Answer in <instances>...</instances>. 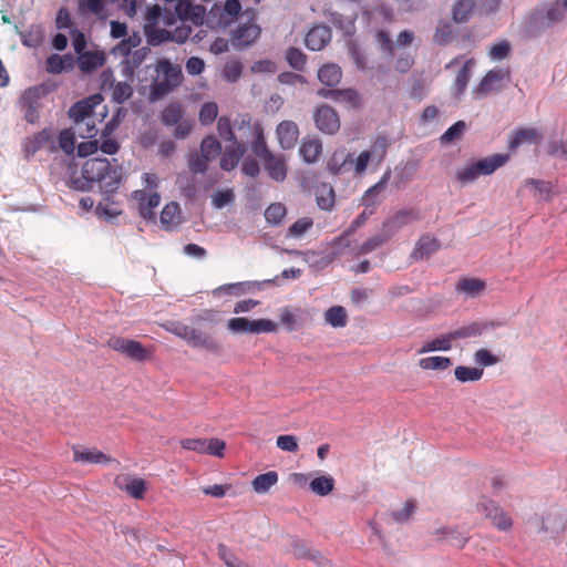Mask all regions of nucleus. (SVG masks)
I'll use <instances>...</instances> for the list:
<instances>
[{"instance_id": "nucleus-22", "label": "nucleus", "mask_w": 567, "mask_h": 567, "mask_svg": "<svg viewBox=\"0 0 567 567\" xmlns=\"http://www.w3.org/2000/svg\"><path fill=\"white\" fill-rule=\"evenodd\" d=\"M542 134L533 127H520L511 134L508 148L515 150L524 143H538Z\"/></svg>"}, {"instance_id": "nucleus-3", "label": "nucleus", "mask_w": 567, "mask_h": 567, "mask_svg": "<svg viewBox=\"0 0 567 567\" xmlns=\"http://www.w3.org/2000/svg\"><path fill=\"white\" fill-rule=\"evenodd\" d=\"M509 156L507 154H493L491 156L466 163L455 173L457 181L464 185L475 182L480 176L491 175L505 165Z\"/></svg>"}, {"instance_id": "nucleus-39", "label": "nucleus", "mask_w": 567, "mask_h": 567, "mask_svg": "<svg viewBox=\"0 0 567 567\" xmlns=\"http://www.w3.org/2000/svg\"><path fill=\"white\" fill-rule=\"evenodd\" d=\"M183 107L179 103H169L161 114V121L166 126H173L183 120Z\"/></svg>"}, {"instance_id": "nucleus-28", "label": "nucleus", "mask_w": 567, "mask_h": 567, "mask_svg": "<svg viewBox=\"0 0 567 567\" xmlns=\"http://www.w3.org/2000/svg\"><path fill=\"white\" fill-rule=\"evenodd\" d=\"M74 66V59L71 54H52L47 59V71L52 74H59L63 71H70Z\"/></svg>"}, {"instance_id": "nucleus-24", "label": "nucleus", "mask_w": 567, "mask_h": 567, "mask_svg": "<svg viewBox=\"0 0 567 567\" xmlns=\"http://www.w3.org/2000/svg\"><path fill=\"white\" fill-rule=\"evenodd\" d=\"M105 61L103 52L99 51H84L79 54L78 65L84 73L92 72L102 66Z\"/></svg>"}, {"instance_id": "nucleus-46", "label": "nucleus", "mask_w": 567, "mask_h": 567, "mask_svg": "<svg viewBox=\"0 0 567 567\" xmlns=\"http://www.w3.org/2000/svg\"><path fill=\"white\" fill-rule=\"evenodd\" d=\"M73 130L81 138H92L97 134L94 116L74 123Z\"/></svg>"}, {"instance_id": "nucleus-2", "label": "nucleus", "mask_w": 567, "mask_h": 567, "mask_svg": "<svg viewBox=\"0 0 567 567\" xmlns=\"http://www.w3.org/2000/svg\"><path fill=\"white\" fill-rule=\"evenodd\" d=\"M155 78L151 83V99L159 100L174 91L183 81L182 68L168 59H159L155 64Z\"/></svg>"}, {"instance_id": "nucleus-40", "label": "nucleus", "mask_w": 567, "mask_h": 567, "mask_svg": "<svg viewBox=\"0 0 567 567\" xmlns=\"http://www.w3.org/2000/svg\"><path fill=\"white\" fill-rule=\"evenodd\" d=\"M241 4L239 0H226L221 13L219 24L227 27L230 24L240 13Z\"/></svg>"}, {"instance_id": "nucleus-49", "label": "nucleus", "mask_w": 567, "mask_h": 567, "mask_svg": "<svg viewBox=\"0 0 567 567\" xmlns=\"http://www.w3.org/2000/svg\"><path fill=\"white\" fill-rule=\"evenodd\" d=\"M390 239V236L383 231L379 235L372 236L358 248V255H368Z\"/></svg>"}, {"instance_id": "nucleus-56", "label": "nucleus", "mask_w": 567, "mask_h": 567, "mask_svg": "<svg viewBox=\"0 0 567 567\" xmlns=\"http://www.w3.org/2000/svg\"><path fill=\"white\" fill-rule=\"evenodd\" d=\"M466 128V124L463 121H457L452 126H450L441 136V142L443 144L452 143L456 140H460L464 134Z\"/></svg>"}, {"instance_id": "nucleus-36", "label": "nucleus", "mask_w": 567, "mask_h": 567, "mask_svg": "<svg viewBox=\"0 0 567 567\" xmlns=\"http://www.w3.org/2000/svg\"><path fill=\"white\" fill-rule=\"evenodd\" d=\"M474 9L473 0H456L452 8V19L456 23L468 21Z\"/></svg>"}, {"instance_id": "nucleus-43", "label": "nucleus", "mask_w": 567, "mask_h": 567, "mask_svg": "<svg viewBox=\"0 0 567 567\" xmlns=\"http://www.w3.org/2000/svg\"><path fill=\"white\" fill-rule=\"evenodd\" d=\"M334 488V480L328 475H321L310 482V489L320 496H326Z\"/></svg>"}, {"instance_id": "nucleus-10", "label": "nucleus", "mask_w": 567, "mask_h": 567, "mask_svg": "<svg viewBox=\"0 0 567 567\" xmlns=\"http://www.w3.org/2000/svg\"><path fill=\"white\" fill-rule=\"evenodd\" d=\"M114 485L134 499H143L147 492V482L142 477L131 474L116 475Z\"/></svg>"}, {"instance_id": "nucleus-57", "label": "nucleus", "mask_w": 567, "mask_h": 567, "mask_svg": "<svg viewBox=\"0 0 567 567\" xmlns=\"http://www.w3.org/2000/svg\"><path fill=\"white\" fill-rule=\"evenodd\" d=\"M317 204L321 209L330 210L334 205V192L333 188L323 185L317 195Z\"/></svg>"}, {"instance_id": "nucleus-19", "label": "nucleus", "mask_w": 567, "mask_h": 567, "mask_svg": "<svg viewBox=\"0 0 567 567\" xmlns=\"http://www.w3.org/2000/svg\"><path fill=\"white\" fill-rule=\"evenodd\" d=\"M363 200V210L357 216V218L350 224L349 228L342 234L343 236L353 235L360 227H362L367 220L377 212V207L380 205L381 199L372 197L371 199Z\"/></svg>"}, {"instance_id": "nucleus-17", "label": "nucleus", "mask_w": 567, "mask_h": 567, "mask_svg": "<svg viewBox=\"0 0 567 567\" xmlns=\"http://www.w3.org/2000/svg\"><path fill=\"white\" fill-rule=\"evenodd\" d=\"M260 28L256 23H245L233 32V43L237 48L252 44L260 34Z\"/></svg>"}, {"instance_id": "nucleus-45", "label": "nucleus", "mask_w": 567, "mask_h": 567, "mask_svg": "<svg viewBox=\"0 0 567 567\" xmlns=\"http://www.w3.org/2000/svg\"><path fill=\"white\" fill-rule=\"evenodd\" d=\"M326 321L334 328H341L347 324V312L341 306H333L324 313Z\"/></svg>"}, {"instance_id": "nucleus-37", "label": "nucleus", "mask_w": 567, "mask_h": 567, "mask_svg": "<svg viewBox=\"0 0 567 567\" xmlns=\"http://www.w3.org/2000/svg\"><path fill=\"white\" fill-rule=\"evenodd\" d=\"M475 64L474 59H468L462 69L457 72L455 81H454V89L457 95H462L470 82V79L472 76V68Z\"/></svg>"}, {"instance_id": "nucleus-14", "label": "nucleus", "mask_w": 567, "mask_h": 567, "mask_svg": "<svg viewBox=\"0 0 567 567\" xmlns=\"http://www.w3.org/2000/svg\"><path fill=\"white\" fill-rule=\"evenodd\" d=\"M318 95L323 99H330L338 103H343L348 107L359 109L361 106V97L359 93L353 89L342 90H324L320 89Z\"/></svg>"}, {"instance_id": "nucleus-27", "label": "nucleus", "mask_w": 567, "mask_h": 567, "mask_svg": "<svg viewBox=\"0 0 567 567\" xmlns=\"http://www.w3.org/2000/svg\"><path fill=\"white\" fill-rule=\"evenodd\" d=\"M322 153V143L318 138H305L299 147V154L305 162L315 163Z\"/></svg>"}, {"instance_id": "nucleus-47", "label": "nucleus", "mask_w": 567, "mask_h": 567, "mask_svg": "<svg viewBox=\"0 0 567 567\" xmlns=\"http://www.w3.org/2000/svg\"><path fill=\"white\" fill-rule=\"evenodd\" d=\"M221 151L220 143L214 136H206L200 144V155L213 161Z\"/></svg>"}, {"instance_id": "nucleus-6", "label": "nucleus", "mask_w": 567, "mask_h": 567, "mask_svg": "<svg viewBox=\"0 0 567 567\" xmlns=\"http://www.w3.org/2000/svg\"><path fill=\"white\" fill-rule=\"evenodd\" d=\"M421 218L422 216L419 208H402L384 219L382 230L392 238L401 228L420 221Z\"/></svg>"}, {"instance_id": "nucleus-31", "label": "nucleus", "mask_w": 567, "mask_h": 567, "mask_svg": "<svg viewBox=\"0 0 567 567\" xmlns=\"http://www.w3.org/2000/svg\"><path fill=\"white\" fill-rule=\"evenodd\" d=\"M351 159V153H346L344 150H338L334 151L331 158L329 159L327 164L328 171L333 174L338 175L343 172L350 171L349 162Z\"/></svg>"}, {"instance_id": "nucleus-18", "label": "nucleus", "mask_w": 567, "mask_h": 567, "mask_svg": "<svg viewBox=\"0 0 567 567\" xmlns=\"http://www.w3.org/2000/svg\"><path fill=\"white\" fill-rule=\"evenodd\" d=\"M276 132L279 144L284 150H291L295 147L299 137V128L295 122L282 121L277 126Z\"/></svg>"}, {"instance_id": "nucleus-1", "label": "nucleus", "mask_w": 567, "mask_h": 567, "mask_svg": "<svg viewBox=\"0 0 567 567\" xmlns=\"http://www.w3.org/2000/svg\"><path fill=\"white\" fill-rule=\"evenodd\" d=\"M113 162L101 157L89 158L81 169L83 179L73 181L74 187L80 190H90L93 184H97L101 192L114 193L122 181V166L116 163V159Z\"/></svg>"}, {"instance_id": "nucleus-58", "label": "nucleus", "mask_w": 567, "mask_h": 567, "mask_svg": "<svg viewBox=\"0 0 567 567\" xmlns=\"http://www.w3.org/2000/svg\"><path fill=\"white\" fill-rule=\"evenodd\" d=\"M75 131L73 127L61 131L59 135V145L66 153L72 154L75 148Z\"/></svg>"}, {"instance_id": "nucleus-64", "label": "nucleus", "mask_w": 567, "mask_h": 567, "mask_svg": "<svg viewBox=\"0 0 567 567\" xmlns=\"http://www.w3.org/2000/svg\"><path fill=\"white\" fill-rule=\"evenodd\" d=\"M127 115V110L123 106L117 107L116 112L112 116V118L106 123L102 136L106 137L110 135L117 126L123 122V120Z\"/></svg>"}, {"instance_id": "nucleus-44", "label": "nucleus", "mask_w": 567, "mask_h": 567, "mask_svg": "<svg viewBox=\"0 0 567 567\" xmlns=\"http://www.w3.org/2000/svg\"><path fill=\"white\" fill-rule=\"evenodd\" d=\"M436 534L440 536V538L450 540L451 544L457 548H463L468 542V537L455 528L445 527L436 530Z\"/></svg>"}, {"instance_id": "nucleus-61", "label": "nucleus", "mask_w": 567, "mask_h": 567, "mask_svg": "<svg viewBox=\"0 0 567 567\" xmlns=\"http://www.w3.org/2000/svg\"><path fill=\"white\" fill-rule=\"evenodd\" d=\"M217 131L219 136L227 142H238L237 136L235 135L230 120L226 116H220L217 121Z\"/></svg>"}, {"instance_id": "nucleus-29", "label": "nucleus", "mask_w": 567, "mask_h": 567, "mask_svg": "<svg viewBox=\"0 0 567 567\" xmlns=\"http://www.w3.org/2000/svg\"><path fill=\"white\" fill-rule=\"evenodd\" d=\"M266 171L275 181L281 182L286 178V164L282 157L272 153L262 159Z\"/></svg>"}, {"instance_id": "nucleus-59", "label": "nucleus", "mask_w": 567, "mask_h": 567, "mask_svg": "<svg viewBox=\"0 0 567 567\" xmlns=\"http://www.w3.org/2000/svg\"><path fill=\"white\" fill-rule=\"evenodd\" d=\"M218 115V105L215 102L205 103L199 111V122L203 125H210Z\"/></svg>"}, {"instance_id": "nucleus-23", "label": "nucleus", "mask_w": 567, "mask_h": 567, "mask_svg": "<svg viewBox=\"0 0 567 567\" xmlns=\"http://www.w3.org/2000/svg\"><path fill=\"white\" fill-rule=\"evenodd\" d=\"M73 461L76 463L100 464L110 463L113 458L96 449L81 450L79 446H74Z\"/></svg>"}, {"instance_id": "nucleus-7", "label": "nucleus", "mask_w": 567, "mask_h": 567, "mask_svg": "<svg viewBox=\"0 0 567 567\" xmlns=\"http://www.w3.org/2000/svg\"><path fill=\"white\" fill-rule=\"evenodd\" d=\"M477 512L485 515L493 526L502 532H507L513 526V520L508 514L496 505L493 501L483 497L476 505Z\"/></svg>"}, {"instance_id": "nucleus-48", "label": "nucleus", "mask_w": 567, "mask_h": 567, "mask_svg": "<svg viewBox=\"0 0 567 567\" xmlns=\"http://www.w3.org/2000/svg\"><path fill=\"white\" fill-rule=\"evenodd\" d=\"M512 44L508 40L494 43L488 50V56L493 61H502L511 56Z\"/></svg>"}, {"instance_id": "nucleus-51", "label": "nucleus", "mask_w": 567, "mask_h": 567, "mask_svg": "<svg viewBox=\"0 0 567 567\" xmlns=\"http://www.w3.org/2000/svg\"><path fill=\"white\" fill-rule=\"evenodd\" d=\"M454 30L447 22H441L436 27L433 40L439 45H446L453 40Z\"/></svg>"}, {"instance_id": "nucleus-34", "label": "nucleus", "mask_w": 567, "mask_h": 567, "mask_svg": "<svg viewBox=\"0 0 567 567\" xmlns=\"http://www.w3.org/2000/svg\"><path fill=\"white\" fill-rule=\"evenodd\" d=\"M278 478L275 471L259 474L251 482L252 489L258 494H265L278 483Z\"/></svg>"}, {"instance_id": "nucleus-60", "label": "nucleus", "mask_w": 567, "mask_h": 567, "mask_svg": "<svg viewBox=\"0 0 567 567\" xmlns=\"http://www.w3.org/2000/svg\"><path fill=\"white\" fill-rule=\"evenodd\" d=\"M286 59L289 65L298 71L303 70L307 62L306 54L297 48H289L286 54Z\"/></svg>"}, {"instance_id": "nucleus-62", "label": "nucleus", "mask_w": 567, "mask_h": 567, "mask_svg": "<svg viewBox=\"0 0 567 567\" xmlns=\"http://www.w3.org/2000/svg\"><path fill=\"white\" fill-rule=\"evenodd\" d=\"M171 33V41L176 43H185L190 38L193 28L186 21H181V24L172 30Z\"/></svg>"}, {"instance_id": "nucleus-26", "label": "nucleus", "mask_w": 567, "mask_h": 567, "mask_svg": "<svg viewBox=\"0 0 567 567\" xmlns=\"http://www.w3.org/2000/svg\"><path fill=\"white\" fill-rule=\"evenodd\" d=\"M454 341L452 332L439 336L432 340L426 341L419 350L417 353L423 354L433 351H449L452 349Z\"/></svg>"}, {"instance_id": "nucleus-20", "label": "nucleus", "mask_w": 567, "mask_h": 567, "mask_svg": "<svg viewBox=\"0 0 567 567\" xmlns=\"http://www.w3.org/2000/svg\"><path fill=\"white\" fill-rule=\"evenodd\" d=\"M133 198L138 203L140 214L143 218L150 219L154 216L153 209L159 205L158 193L147 194L145 190H135Z\"/></svg>"}, {"instance_id": "nucleus-50", "label": "nucleus", "mask_w": 567, "mask_h": 567, "mask_svg": "<svg viewBox=\"0 0 567 567\" xmlns=\"http://www.w3.org/2000/svg\"><path fill=\"white\" fill-rule=\"evenodd\" d=\"M161 19H162L163 23L166 25H171L175 22V18L171 13L167 16H163L161 7L158 4H155L147 10L146 17H145V20H146L145 24H150V23L158 24Z\"/></svg>"}, {"instance_id": "nucleus-55", "label": "nucleus", "mask_w": 567, "mask_h": 567, "mask_svg": "<svg viewBox=\"0 0 567 567\" xmlns=\"http://www.w3.org/2000/svg\"><path fill=\"white\" fill-rule=\"evenodd\" d=\"M133 95V87L127 82H117L112 87V100L122 104Z\"/></svg>"}, {"instance_id": "nucleus-13", "label": "nucleus", "mask_w": 567, "mask_h": 567, "mask_svg": "<svg viewBox=\"0 0 567 567\" xmlns=\"http://www.w3.org/2000/svg\"><path fill=\"white\" fill-rule=\"evenodd\" d=\"M101 94H94L74 103L69 110V117L73 123L93 116V110L102 102Z\"/></svg>"}, {"instance_id": "nucleus-42", "label": "nucleus", "mask_w": 567, "mask_h": 567, "mask_svg": "<svg viewBox=\"0 0 567 567\" xmlns=\"http://www.w3.org/2000/svg\"><path fill=\"white\" fill-rule=\"evenodd\" d=\"M287 215V208L281 203H272L265 210V218L268 224L278 226Z\"/></svg>"}, {"instance_id": "nucleus-63", "label": "nucleus", "mask_w": 567, "mask_h": 567, "mask_svg": "<svg viewBox=\"0 0 567 567\" xmlns=\"http://www.w3.org/2000/svg\"><path fill=\"white\" fill-rule=\"evenodd\" d=\"M210 161L206 159L203 155L198 153H192L188 157V167L194 174H204L208 168V163Z\"/></svg>"}, {"instance_id": "nucleus-33", "label": "nucleus", "mask_w": 567, "mask_h": 567, "mask_svg": "<svg viewBox=\"0 0 567 567\" xmlns=\"http://www.w3.org/2000/svg\"><path fill=\"white\" fill-rule=\"evenodd\" d=\"M190 346L195 348H202L213 353H219L221 347L217 340H215L210 334L203 333L195 329L194 339L189 342Z\"/></svg>"}, {"instance_id": "nucleus-35", "label": "nucleus", "mask_w": 567, "mask_h": 567, "mask_svg": "<svg viewBox=\"0 0 567 567\" xmlns=\"http://www.w3.org/2000/svg\"><path fill=\"white\" fill-rule=\"evenodd\" d=\"M485 287V282L478 278H462L456 285V290L470 297H476L484 291Z\"/></svg>"}, {"instance_id": "nucleus-41", "label": "nucleus", "mask_w": 567, "mask_h": 567, "mask_svg": "<svg viewBox=\"0 0 567 567\" xmlns=\"http://www.w3.org/2000/svg\"><path fill=\"white\" fill-rule=\"evenodd\" d=\"M484 370L477 367L458 365L454 370V375L460 382L478 381L483 377Z\"/></svg>"}, {"instance_id": "nucleus-52", "label": "nucleus", "mask_w": 567, "mask_h": 567, "mask_svg": "<svg viewBox=\"0 0 567 567\" xmlns=\"http://www.w3.org/2000/svg\"><path fill=\"white\" fill-rule=\"evenodd\" d=\"M313 225L309 217H302L296 220L287 230V237L299 238L305 235Z\"/></svg>"}, {"instance_id": "nucleus-5", "label": "nucleus", "mask_w": 567, "mask_h": 567, "mask_svg": "<svg viewBox=\"0 0 567 567\" xmlns=\"http://www.w3.org/2000/svg\"><path fill=\"white\" fill-rule=\"evenodd\" d=\"M235 127L237 131L247 128L252 134L254 142L251 148L257 157L262 161L265 157L270 156L271 152L264 136V127L259 122H252L249 114H241L236 118Z\"/></svg>"}, {"instance_id": "nucleus-4", "label": "nucleus", "mask_w": 567, "mask_h": 567, "mask_svg": "<svg viewBox=\"0 0 567 567\" xmlns=\"http://www.w3.org/2000/svg\"><path fill=\"white\" fill-rule=\"evenodd\" d=\"M106 344L110 349L136 362L151 360L154 353L152 347H144L140 341L124 337L113 336L107 340Z\"/></svg>"}, {"instance_id": "nucleus-8", "label": "nucleus", "mask_w": 567, "mask_h": 567, "mask_svg": "<svg viewBox=\"0 0 567 567\" xmlns=\"http://www.w3.org/2000/svg\"><path fill=\"white\" fill-rule=\"evenodd\" d=\"M181 446L187 451H194L199 454H207L223 457L226 443L217 437L213 439H183Z\"/></svg>"}, {"instance_id": "nucleus-54", "label": "nucleus", "mask_w": 567, "mask_h": 567, "mask_svg": "<svg viewBox=\"0 0 567 567\" xmlns=\"http://www.w3.org/2000/svg\"><path fill=\"white\" fill-rule=\"evenodd\" d=\"M104 8V0H79V11L82 14L92 13L94 16H102Z\"/></svg>"}, {"instance_id": "nucleus-9", "label": "nucleus", "mask_w": 567, "mask_h": 567, "mask_svg": "<svg viewBox=\"0 0 567 567\" xmlns=\"http://www.w3.org/2000/svg\"><path fill=\"white\" fill-rule=\"evenodd\" d=\"M313 120L317 128L324 134L333 135L340 130V117L337 111L328 104L317 107Z\"/></svg>"}, {"instance_id": "nucleus-11", "label": "nucleus", "mask_w": 567, "mask_h": 567, "mask_svg": "<svg viewBox=\"0 0 567 567\" xmlns=\"http://www.w3.org/2000/svg\"><path fill=\"white\" fill-rule=\"evenodd\" d=\"M47 148L50 152L56 150L54 143V135L50 128H43L42 131L33 134L25 138L23 143V152L25 157L33 156L38 151Z\"/></svg>"}, {"instance_id": "nucleus-30", "label": "nucleus", "mask_w": 567, "mask_h": 567, "mask_svg": "<svg viewBox=\"0 0 567 567\" xmlns=\"http://www.w3.org/2000/svg\"><path fill=\"white\" fill-rule=\"evenodd\" d=\"M342 78L341 68L334 63L322 65L318 71L319 81L327 86H336Z\"/></svg>"}, {"instance_id": "nucleus-53", "label": "nucleus", "mask_w": 567, "mask_h": 567, "mask_svg": "<svg viewBox=\"0 0 567 567\" xmlns=\"http://www.w3.org/2000/svg\"><path fill=\"white\" fill-rule=\"evenodd\" d=\"M483 328L478 322H472L467 326H463L454 331H451L455 340L474 338L482 334Z\"/></svg>"}, {"instance_id": "nucleus-15", "label": "nucleus", "mask_w": 567, "mask_h": 567, "mask_svg": "<svg viewBox=\"0 0 567 567\" xmlns=\"http://www.w3.org/2000/svg\"><path fill=\"white\" fill-rule=\"evenodd\" d=\"M440 241L430 235H423L416 241L410 258L413 261L429 259L434 252L440 249Z\"/></svg>"}, {"instance_id": "nucleus-16", "label": "nucleus", "mask_w": 567, "mask_h": 567, "mask_svg": "<svg viewBox=\"0 0 567 567\" xmlns=\"http://www.w3.org/2000/svg\"><path fill=\"white\" fill-rule=\"evenodd\" d=\"M331 41V30L326 25H316L306 35V47L312 51H320Z\"/></svg>"}, {"instance_id": "nucleus-21", "label": "nucleus", "mask_w": 567, "mask_h": 567, "mask_svg": "<svg viewBox=\"0 0 567 567\" xmlns=\"http://www.w3.org/2000/svg\"><path fill=\"white\" fill-rule=\"evenodd\" d=\"M246 151H247V147L243 142L233 143V145L227 147L221 155V158H220L221 169L227 171V172L234 169L238 165L240 158L244 156Z\"/></svg>"}, {"instance_id": "nucleus-32", "label": "nucleus", "mask_w": 567, "mask_h": 567, "mask_svg": "<svg viewBox=\"0 0 567 567\" xmlns=\"http://www.w3.org/2000/svg\"><path fill=\"white\" fill-rule=\"evenodd\" d=\"M144 33L146 35L147 42L154 47L171 41L172 37L169 30L159 28L156 23L145 24Z\"/></svg>"}, {"instance_id": "nucleus-38", "label": "nucleus", "mask_w": 567, "mask_h": 567, "mask_svg": "<svg viewBox=\"0 0 567 567\" xmlns=\"http://www.w3.org/2000/svg\"><path fill=\"white\" fill-rule=\"evenodd\" d=\"M452 365V361L449 357H425L419 360V367L422 370H432V371H444Z\"/></svg>"}, {"instance_id": "nucleus-25", "label": "nucleus", "mask_w": 567, "mask_h": 567, "mask_svg": "<svg viewBox=\"0 0 567 567\" xmlns=\"http://www.w3.org/2000/svg\"><path fill=\"white\" fill-rule=\"evenodd\" d=\"M182 221L181 207L176 202L166 204L161 213V224L164 229L172 230Z\"/></svg>"}, {"instance_id": "nucleus-12", "label": "nucleus", "mask_w": 567, "mask_h": 567, "mask_svg": "<svg viewBox=\"0 0 567 567\" xmlns=\"http://www.w3.org/2000/svg\"><path fill=\"white\" fill-rule=\"evenodd\" d=\"M511 80L509 68H497L489 70L484 78L481 80L477 86V93L488 94L492 92H498L503 87L504 81Z\"/></svg>"}]
</instances>
